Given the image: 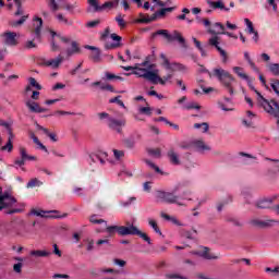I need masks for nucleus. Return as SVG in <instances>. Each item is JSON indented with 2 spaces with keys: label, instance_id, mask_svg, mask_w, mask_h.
<instances>
[{
  "label": "nucleus",
  "instance_id": "obj_1",
  "mask_svg": "<svg viewBox=\"0 0 279 279\" xmlns=\"http://www.w3.org/2000/svg\"><path fill=\"white\" fill-rule=\"evenodd\" d=\"M233 73L238 75L241 80H244L246 84H248V87L251 90H254L256 94V101L260 108H264L265 112L268 114H271L272 117H276L279 119V105L276 102V100H267L263 95H260V92L256 90L254 85H252V78L245 73V70L241 66H233L232 69Z\"/></svg>",
  "mask_w": 279,
  "mask_h": 279
},
{
  "label": "nucleus",
  "instance_id": "obj_2",
  "mask_svg": "<svg viewBox=\"0 0 279 279\" xmlns=\"http://www.w3.org/2000/svg\"><path fill=\"white\" fill-rule=\"evenodd\" d=\"M154 64H149L148 61H145L141 64L135 65V71L132 72L133 75H137V77H143L144 80H147L150 82V84H161V86H165L167 84V80H171V75L168 77H160L158 75V70H154Z\"/></svg>",
  "mask_w": 279,
  "mask_h": 279
},
{
  "label": "nucleus",
  "instance_id": "obj_3",
  "mask_svg": "<svg viewBox=\"0 0 279 279\" xmlns=\"http://www.w3.org/2000/svg\"><path fill=\"white\" fill-rule=\"evenodd\" d=\"M50 34L52 36V51H60V46L58 45V43H63V45H71V47L65 50L68 58H71V56H75V53H80V44H77V41L72 40L69 36H61L53 31H50Z\"/></svg>",
  "mask_w": 279,
  "mask_h": 279
},
{
  "label": "nucleus",
  "instance_id": "obj_4",
  "mask_svg": "<svg viewBox=\"0 0 279 279\" xmlns=\"http://www.w3.org/2000/svg\"><path fill=\"white\" fill-rule=\"evenodd\" d=\"M214 77L220 82L221 86H223L225 90L229 93V95H234V82L236 78L230 74V72L223 69H215L214 70Z\"/></svg>",
  "mask_w": 279,
  "mask_h": 279
},
{
  "label": "nucleus",
  "instance_id": "obj_5",
  "mask_svg": "<svg viewBox=\"0 0 279 279\" xmlns=\"http://www.w3.org/2000/svg\"><path fill=\"white\" fill-rule=\"evenodd\" d=\"M175 191H178V187H175L172 192H163L159 191L157 192V198L161 202H165L166 204H177V206H186L184 204V199H191L186 196H178L175 195Z\"/></svg>",
  "mask_w": 279,
  "mask_h": 279
},
{
  "label": "nucleus",
  "instance_id": "obj_6",
  "mask_svg": "<svg viewBox=\"0 0 279 279\" xmlns=\"http://www.w3.org/2000/svg\"><path fill=\"white\" fill-rule=\"evenodd\" d=\"M101 40L105 41L106 49H119L122 38L114 33L110 34V27H107L101 35Z\"/></svg>",
  "mask_w": 279,
  "mask_h": 279
},
{
  "label": "nucleus",
  "instance_id": "obj_7",
  "mask_svg": "<svg viewBox=\"0 0 279 279\" xmlns=\"http://www.w3.org/2000/svg\"><path fill=\"white\" fill-rule=\"evenodd\" d=\"M160 58L162 60V66L167 69V71H179L180 73H186V71H189V68L182 63H170L169 59H167V56H165V53H161Z\"/></svg>",
  "mask_w": 279,
  "mask_h": 279
},
{
  "label": "nucleus",
  "instance_id": "obj_8",
  "mask_svg": "<svg viewBox=\"0 0 279 279\" xmlns=\"http://www.w3.org/2000/svg\"><path fill=\"white\" fill-rule=\"evenodd\" d=\"M31 214L35 215V217H43L45 219H63L66 217V214L60 216L58 215V210H43V209H32Z\"/></svg>",
  "mask_w": 279,
  "mask_h": 279
},
{
  "label": "nucleus",
  "instance_id": "obj_9",
  "mask_svg": "<svg viewBox=\"0 0 279 279\" xmlns=\"http://www.w3.org/2000/svg\"><path fill=\"white\" fill-rule=\"evenodd\" d=\"M1 43L7 47H16L19 45V34L14 32H4L0 35Z\"/></svg>",
  "mask_w": 279,
  "mask_h": 279
},
{
  "label": "nucleus",
  "instance_id": "obj_10",
  "mask_svg": "<svg viewBox=\"0 0 279 279\" xmlns=\"http://www.w3.org/2000/svg\"><path fill=\"white\" fill-rule=\"evenodd\" d=\"M192 147L198 154H206V151H210L213 149L204 140H194L192 142Z\"/></svg>",
  "mask_w": 279,
  "mask_h": 279
},
{
  "label": "nucleus",
  "instance_id": "obj_11",
  "mask_svg": "<svg viewBox=\"0 0 279 279\" xmlns=\"http://www.w3.org/2000/svg\"><path fill=\"white\" fill-rule=\"evenodd\" d=\"M191 254L201 256V258H205L206 260H217V258H219V256L210 253L208 247H201L199 251L191 252Z\"/></svg>",
  "mask_w": 279,
  "mask_h": 279
},
{
  "label": "nucleus",
  "instance_id": "obj_12",
  "mask_svg": "<svg viewBox=\"0 0 279 279\" xmlns=\"http://www.w3.org/2000/svg\"><path fill=\"white\" fill-rule=\"evenodd\" d=\"M209 45L211 47H216L217 51L220 53V57L222 58V63L227 64L228 62V52L223 50L221 47H219V37L215 36L209 39Z\"/></svg>",
  "mask_w": 279,
  "mask_h": 279
},
{
  "label": "nucleus",
  "instance_id": "obj_13",
  "mask_svg": "<svg viewBox=\"0 0 279 279\" xmlns=\"http://www.w3.org/2000/svg\"><path fill=\"white\" fill-rule=\"evenodd\" d=\"M16 204V198L10 196L9 194H0V210L3 208H10Z\"/></svg>",
  "mask_w": 279,
  "mask_h": 279
},
{
  "label": "nucleus",
  "instance_id": "obj_14",
  "mask_svg": "<svg viewBox=\"0 0 279 279\" xmlns=\"http://www.w3.org/2000/svg\"><path fill=\"white\" fill-rule=\"evenodd\" d=\"M111 130H114V132H118V134H121L122 128L125 126V120L124 119H114V118H109L108 124H107Z\"/></svg>",
  "mask_w": 279,
  "mask_h": 279
},
{
  "label": "nucleus",
  "instance_id": "obj_15",
  "mask_svg": "<svg viewBox=\"0 0 279 279\" xmlns=\"http://www.w3.org/2000/svg\"><path fill=\"white\" fill-rule=\"evenodd\" d=\"M64 62V57L58 56L56 59H45L41 64L43 66H49L50 69H58Z\"/></svg>",
  "mask_w": 279,
  "mask_h": 279
},
{
  "label": "nucleus",
  "instance_id": "obj_16",
  "mask_svg": "<svg viewBox=\"0 0 279 279\" xmlns=\"http://www.w3.org/2000/svg\"><path fill=\"white\" fill-rule=\"evenodd\" d=\"M26 108H28L29 112H35L40 114L43 112H47L46 108L40 107V105L32 99L25 101Z\"/></svg>",
  "mask_w": 279,
  "mask_h": 279
},
{
  "label": "nucleus",
  "instance_id": "obj_17",
  "mask_svg": "<svg viewBox=\"0 0 279 279\" xmlns=\"http://www.w3.org/2000/svg\"><path fill=\"white\" fill-rule=\"evenodd\" d=\"M40 29H43V19L34 17L32 29V33L34 34V40L40 38Z\"/></svg>",
  "mask_w": 279,
  "mask_h": 279
},
{
  "label": "nucleus",
  "instance_id": "obj_18",
  "mask_svg": "<svg viewBox=\"0 0 279 279\" xmlns=\"http://www.w3.org/2000/svg\"><path fill=\"white\" fill-rule=\"evenodd\" d=\"M119 234L121 236H128V235H136L138 234V228L134 227V226H120L119 227Z\"/></svg>",
  "mask_w": 279,
  "mask_h": 279
},
{
  "label": "nucleus",
  "instance_id": "obj_19",
  "mask_svg": "<svg viewBox=\"0 0 279 279\" xmlns=\"http://www.w3.org/2000/svg\"><path fill=\"white\" fill-rule=\"evenodd\" d=\"M89 158L90 160H93V162L99 160L100 165H106L108 160V153L104 150H98L96 154L90 155Z\"/></svg>",
  "mask_w": 279,
  "mask_h": 279
},
{
  "label": "nucleus",
  "instance_id": "obj_20",
  "mask_svg": "<svg viewBox=\"0 0 279 279\" xmlns=\"http://www.w3.org/2000/svg\"><path fill=\"white\" fill-rule=\"evenodd\" d=\"M252 226H255V228H271L274 226V220H262V219H253L251 221Z\"/></svg>",
  "mask_w": 279,
  "mask_h": 279
},
{
  "label": "nucleus",
  "instance_id": "obj_21",
  "mask_svg": "<svg viewBox=\"0 0 279 279\" xmlns=\"http://www.w3.org/2000/svg\"><path fill=\"white\" fill-rule=\"evenodd\" d=\"M173 40H178V43H180V45H183V47H186V40L184 39V37H182V34H180V32H178V31H174L168 37L169 43H173Z\"/></svg>",
  "mask_w": 279,
  "mask_h": 279
},
{
  "label": "nucleus",
  "instance_id": "obj_22",
  "mask_svg": "<svg viewBox=\"0 0 279 279\" xmlns=\"http://www.w3.org/2000/svg\"><path fill=\"white\" fill-rule=\"evenodd\" d=\"M277 196H269L266 198H262L257 202L258 208H271V204H274V201Z\"/></svg>",
  "mask_w": 279,
  "mask_h": 279
},
{
  "label": "nucleus",
  "instance_id": "obj_23",
  "mask_svg": "<svg viewBox=\"0 0 279 279\" xmlns=\"http://www.w3.org/2000/svg\"><path fill=\"white\" fill-rule=\"evenodd\" d=\"M256 114H254L252 111H247L246 116L242 119V124L245 128H254V118Z\"/></svg>",
  "mask_w": 279,
  "mask_h": 279
},
{
  "label": "nucleus",
  "instance_id": "obj_24",
  "mask_svg": "<svg viewBox=\"0 0 279 279\" xmlns=\"http://www.w3.org/2000/svg\"><path fill=\"white\" fill-rule=\"evenodd\" d=\"M207 3L209 8H213V10H223V12H230L229 8H226V4H223L222 1H213V0H207Z\"/></svg>",
  "mask_w": 279,
  "mask_h": 279
},
{
  "label": "nucleus",
  "instance_id": "obj_25",
  "mask_svg": "<svg viewBox=\"0 0 279 279\" xmlns=\"http://www.w3.org/2000/svg\"><path fill=\"white\" fill-rule=\"evenodd\" d=\"M31 256H34L35 258H49V256H51V252L41 251V250H33V251H31Z\"/></svg>",
  "mask_w": 279,
  "mask_h": 279
},
{
  "label": "nucleus",
  "instance_id": "obj_26",
  "mask_svg": "<svg viewBox=\"0 0 279 279\" xmlns=\"http://www.w3.org/2000/svg\"><path fill=\"white\" fill-rule=\"evenodd\" d=\"M123 145L128 147V149H132L136 145V135H131L129 137H125L122 141Z\"/></svg>",
  "mask_w": 279,
  "mask_h": 279
},
{
  "label": "nucleus",
  "instance_id": "obj_27",
  "mask_svg": "<svg viewBox=\"0 0 279 279\" xmlns=\"http://www.w3.org/2000/svg\"><path fill=\"white\" fill-rule=\"evenodd\" d=\"M168 158L171 165H180V156L173 149L168 151Z\"/></svg>",
  "mask_w": 279,
  "mask_h": 279
},
{
  "label": "nucleus",
  "instance_id": "obj_28",
  "mask_svg": "<svg viewBox=\"0 0 279 279\" xmlns=\"http://www.w3.org/2000/svg\"><path fill=\"white\" fill-rule=\"evenodd\" d=\"M118 7H119V0H111V1L105 2L102 5H100V9L101 10H106V9L112 10Z\"/></svg>",
  "mask_w": 279,
  "mask_h": 279
},
{
  "label": "nucleus",
  "instance_id": "obj_29",
  "mask_svg": "<svg viewBox=\"0 0 279 279\" xmlns=\"http://www.w3.org/2000/svg\"><path fill=\"white\" fill-rule=\"evenodd\" d=\"M183 110H202V106L195 101H190L183 105Z\"/></svg>",
  "mask_w": 279,
  "mask_h": 279
},
{
  "label": "nucleus",
  "instance_id": "obj_30",
  "mask_svg": "<svg viewBox=\"0 0 279 279\" xmlns=\"http://www.w3.org/2000/svg\"><path fill=\"white\" fill-rule=\"evenodd\" d=\"M151 21H156V16L154 15L149 16L141 13L140 19L137 20V23H151Z\"/></svg>",
  "mask_w": 279,
  "mask_h": 279
},
{
  "label": "nucleus",
  "instance_id": "obj_31",
  "mask_svg": "<svg viewBox=\"0 0 279 279\" xmlns=\"http://www.w3.org/2000/svg\"><path fill=\"white\" fill-rule=\"evenodd\" d=\"M194 128H195V130H201V132L203 134H206V132H208V130H210V125H208V123H206V122L195 123Z\"/></svg>",
  "mask_w": 279,
  "mask_h": 279
},
{
  "label": "nucleus",
  "instance_id": "obj_32",
  "mask_svg": "<svg viewBox=\"0 0 279 279\" xmlns=\"http://www.w3.org/2000/svg\"><path fill=\"white\" fill-rule=\"evenodd\" d=\"M148 226L153 228V230L156 232V234H159V236H162V231H160V227H158V222L154 219H148Z\"/></svg>",
  "mask_w": 279,
  "mask_h": 279
},
{
  "label": "nucleus",
  "instance_id": "obj_33",
  "mask_svg": "<svg viewBox=\"0 0 279 279\" xmlns=\"http://www.w3.org/2000/svg\"><path fill=\"white\" fill-rule=\"evenodd\" d=\"M90 60H93L94 62H101V51L98 49H95L90 56H89Z\"/></svg>",
  "mask_w": 279,
  "mask_h": 279
},
{
  "label": "nucleus",
  "instance_id": "obj_34",
  "mask_svg": "<svg viewBox=\"0 0 279 279\" xmlns=\"http://www.w3.org/2000/svg\"><path fill=\"white\" fill-rule=\"evenodd\" d=\"M12 125H14V121H5L3 119H0V128H4L7 132H10V130H12Z\"/></svg>",
  "mask_w": 279,
  "mask_h": 279
},
{
  "label": "nucleus",
  "instance_id": "obj_35",
  "mask_svg": "<svg viewBox=\"0 0 279 279\" xmlns=\"http://www.w3.org/2000/svg\"><path fill=\"white\" fill-rule=\"evenodd\" d=\"M37 130H40L41 132H44V134L49 136V138H51L53 143L58 141V138H56V134L50 133L48 129H45V126H40L39 124H37Z\"/></svg>",
  "mask_w": 279,
  "mask_h": 279
},
{
  "label": "nucleus",
  "instance_id": "obj_36",
  "mask_svg": "<svg viewBox=\"0 0 279 279\" xmlns=\"http://www.w3.org/2000/svg\"><path fill=\"white\" fill-rule=\"evenodd\" d=\"M167 279H189V277L180 274V272H169L166 274Z\"/></svg>",
  "mask_w": 279,
  "mask_h": 279
},
{
  "label": "nucleus",
  "instance_id": "obj_37",
  "mask_svg": "<svg viewBox=\"0 0 279 279\" xmlns=\"http://www.w3.org/2000/svg\"><path fill=\"white\" fill-rule=\"evenodd\" d=\"M167 12H173V8L161 9V10L157 11L155 14H153V16H155V21H156V19H158L160 16H165V14H167Z\"/></svg>",
  "mask_w": 279,
  "mask_h": 279
},
{
  "label": "nucleus",
  "instance_id": "obj_38",
  "mask_svg": "<svg viewBox=\"0 0 279 279\" xmlns=\"http://www.w3.org/2000/svg\"><path fill=\"white\" fill-rule=\"evenodd\" d=\"M28 86L36 88V90H43V86L34 77L28 78Z\"/></svg>",
  "mask_w": 279,
  "mask_h": 279
},
{
  "label": "nucleus",
  "instance_id": "obj_39",
  "mask_svg": "<svg viewBox=\"0 0 279 279\" xmlns=\"http://www.w3.org/2000/svg\"><path fill=\"white\" fill-rule=\"evenodd\" d=\"M244 23L246 25L247 34H254L256 32V29H254V23H252L250 19H244Z\"/></svg>",
  "mask_w": 279,
  "mask_h": 279
},
{
  "label": "nucleus",
  "instance_id": "obj_40",
  "mask_svg": "<svg viewBox=\"0 0 279 279\" xmlns=\"http://www.w3.org/2000/svg\"><path fill=\"white\" fill-rule=\"evenodd\" d=\"M265 271L266 274H270L272 278H276L277 276H279V266H276L275 268L267 267Z\"/></svg>",
  "mask_w": 279,
  "mask_h": 279
},
{
  "label": "nucleus",
  "instance_id": "obj_41",
  "mask_svg": "<svg viewBox=\"0 0 279 279\" xmlns=\"http://www.w3.org/2000/svg\"><path fill=\"white\" fill-rule=\"evenodd\" d=\"M125 15H121V14H118L116 16V22L118 23L119 27H121V29H123V27H125L126 23H125Z\"/></svg>",
  "mask_w": 279,
  "mask_h": 279
},
{
  "label": "nucleus",
  "instance_id": "obj_42",
  "mask_svg": "<svg viewBox=\"0 0 279 279\" xmlns=\"http://www.w3.org/2000/svg\"><path fill=\"white\" fill-rule=\"evenodd\" d=\"M27 189H34L35 186H43V182H40L38 179H33L27 183Z\"/></svg>",
  "mask_w": 279,
  "mask_h": 279
},
{
  "label": "nucleus",
  "instance_id": "obj_43",
  "mask_svg": "<svg viewBox=\"0 0 279 279\" xmlns=\"http://www.w3.org/2000/svg\"><path fill=\"white\" fill-rule=\"evenodd\" d=\"M156 36H165L169 40V31L167 29H159L156 33L153 34V38H156Z\"/></svg>",
  "mask_w": 279,
  "mask_h": 279
},
{
  "label": "nucleus",
  "instance_id": "obj_44",
  "mask_svg": "<svg viewBox=\"0 0 279 279\" xmlns=\"http://www.w3.org/2000/svg\"><path fill=\"white\" fill-rule=\"evenodd\" d=\"M135 235L141 236V239L146 241V243H148V245H151V239L149 236H147L146 233H143V232H141V230L137 229V233H135Z\"/></svg>",
  "mask_w": 279,
  "mask_h": 279
},
{
  "label": "nucleus",
  "instance_id": "obj_45",
  "mask_svg": "<svg viewBox=\"0 0 279 279\" xmlns=\"http://www.w3.org/2000/svg\"><path fill=\"white\" fill-rule=\"evenodd\" d=\"M269 71L272 75H279V64L278 63H271L269 65Z\"/></svg>",
  "mask_w": 279,
  "mask_h": 279
},
{
  "label": "nucleus",
  "instance_id": "obj_46",
  "mask_svg": "<svg viewBox=\"0 0 279 279\" xmlns=\"http://www.w3.org/2000/svg\"><path fill=\"white\" fill-rule=\"evenodd\" d=\"M195 47L198 48V51H201L202 56H206V51H204V48L202 47V43H199V40H197V38L193 37L192 38Z\"/></svg>",
  "mask_w": 279,
  "mask_h": 279
},
{
  "label": "nucleus",
  "instance_id": "obj_47",
  "mask_svg": "<svg viewBox=\"0 0 279 279\" xmlns=\"http://www.w3.org/2000/svg\"><path fill=\"white\" fill-rule=\"evenodd\" d=\"M86 245V251L87 252H93V250H95V241L90 240V239H86L85 240Z\"/></svg>",
  "mask_w": 279,
  "mask_h": 279
},
{
  "label": "nucleus",
  "instance_id": "obj_48",
  "mask_svg": "<svg viewBox=\"0 0 279 279\" xmlns=\"http://www.w3.org/2000/svg\"><path fill=\"white\" fill-rule=\"evenodd\" d=\"M88 4L92 5V8L95 9V12L101 11V7H99L98 0H88Z\"/></svg>",
  "mask_w": 279,
  "mask_h": 279
},
{
  "label": "nucleus",
  "instance_id": "obj_49",
  "mask_svg": "<svg viewBox=\"0 0 279 279\" xmlns=\"http://www.w3.org/2000/svg\"><path fill=\"white\" fill-rule=\"evenodd\" d=\"M110 104H118V106H121V108H125V104L122 102L121 96H117L114 98H111L109 100Z\"/></svg>",
  "mask_w": 279,
  "mask_h": 279
},
{
  "label": "nucleus",
  "instance_id": "obj_50",
  "mask_svg": "<svg viewBox=\"0 0 279 279\" xmlns=\"http://www.w3.org/2000/svg\"><path fill=\"white\" fill-rule=\"evenodd\" d=\"M27 21V15L22 16L19 21L12 22L11 26L12 27H19V25H23Z\"/></svg>",
  "mask_w": 279,
  "mask_h": 279
},
{
  "label": "nucleus",
  "instance_id": "obj_51",
  "mask_svg": "<svg viewBox=\"0 0 279 279\" xmlns=\"http://www.w3.org/2000/svg\"><path fill=\"white\" fill-rule=\"evenodd\" d=\"M106 232L108 234H114V232H118L119 234V226H110V227L106 226Z\"/></svg>",
  "mask_w": 279,
  "mask_h": 279
},
{
  "label": "nucleus",
  "instance_id": "obj_52",
  "mask_svg": "<svg viewBox=\"0 0 279 279\" xmlns=\"http://www.w3.org/2000/svg\"><path fill=\"white\" fill-rule=\"evenodd\" d=\"M90 223H105L107 226L106 220L97 218V215H94L89 218Z\"/></svg>",
  "mask_w": 279,
  "mask_h": 279
},
{
  "label": "nucleus",
  "instance_id": "obj_53",
  "mask_svg": "<svg viewBox=\"0 0 279 279\" xmlns=\"http://www.w3.org/2000/svg\"><path fill=\"white\" fill-rule=\"evenodd\" d=\"M14 149V145L12 144V142L8 141L7 145L1 147V151H12Z\"/></svg>",
  "mask_w": 279,
  "mask_h": 279
},
{
  "label": "nucleus",
  "instance_id": "obj_54",
  "mask_svg": "<svg viewBox=\"0 0 279 279\" xmlns=\"http://www.w3.org/2000/svg\"><path fill=\"white\" fill-rule=\"evenodd\" d=\"M100 90H108L109 93H114V87L110 84L102 83L100 85Z\"/></svg>",
  "mask_w": 279,
  "mask_h": 279
},
{
  "label": "nucleus",
  "instance_id": "obj_55",
  "mask_svg": "<svg viewBox=\"0 0 279 279\" xmlns=\"http://www.w3.org/2000/svg\"><path fill=\"white\" fill-rule=\"evenodd\" d=\"M244 59L250 64V66H252V69H256V64L254 63V61H252V58L250 57V52H244Z\"/></svg>",
  "mask_w": 279,
  "mask_h": 279
},
{
  "label": "nucleus",
  "instance_id": "obj_56",
  "mask_svg": "<svg viewBox=\"0 0 279 279\" xmlns=\"http://www.w3.org/2000/svg\"><path fill=\"white\" fill-rule=\"evenodd\" d=\"M208 32L209 34H225V36H229V38H235V39L238 38L236 36H234V34L229 32H215L213 29H209Z\"/></svg>",
  "mask_w": 279,
  "mask_h": 279
},
{
  "label": "nucleus",
  "instance_id": "obj_57",
  "mask_svg": "<svg viewBox=\"0 0 279 279\" xmlns=\"http://www.w3.org/2000/svg\"><path fill=\"white\" fill-rule=\"evenodd\" d=\"M148 154L150 156H154L155 158H160V149L159 148L149 149Z\"/></svg>",
  "mask_w": 279,
  "mask_h": 279
},
{
  "label": "nucleus",
  "instance_id": "obj_58",
  "mask_svg": "<svg viewBox=\"0 0 279 279\" xmlns=\"http://www.w3.org/2000/svg\"><path fill=\"white\" fill-rule=\"evenodd\" d=\"M113 156H114V158H117V160H121V158H123V156H125V151L114 149Z\"/></svg>",
  "mask_w": 279,
  "mask_h": 279
},
{
  "label": "nucleus",
  "instance_id": "obj_59",
  "mask_svg": "<svg viewBox=\"0 0 279 279\" xmlns=\"http://www.w3.org/2000/svg\"><path fill=\"white\" fill-rule=\"evenodd\" d=\"M52 247H53L52 254H54V256H58L59 258H61L62 251H60V248L58 247V244H53Z\"/></svg>",
  "mask_w": 279,
  "mask_h": 279
},
{
  "label": "nucleus",
  "instance_id": "obj_60",
  "mask_svg": "<svg viewBox=\"0 0 279 279\" xmlns=\"http://www.w3.org/2000/svg\"><path fill=\"white\" fill-rule=\"evenodd\" d=\"M138 111L141 112V114H151V108L149 107H140Z\"/></svg>",
  "mask_w": 279,
  "mask_h": 279
},
{
  "label": "nucleus",
  "instance_id": "obj_61",
  "mask_svg": "<svg viewBox=\"0 0 279 279\" xmlns=\"http://www.w3.org/2000/svg\"><path fill=\"white\" fill-rule=\"evenodd\" d=\"M270 86L272 90L276 93V95H278L279 97V81H274Z\"/></svg>",
  "mask_w": 279,
  "mask_h": 279
},
{
  "label": "nucleus",
  "instance_id": "obj_62",
  "mask_svg": "<svg viewBox=\"0 0 279 279\" xmlns=\"http://www.w3.org/2000/svg\"><path fill=\"white\" fill-rule=\"evenodd\" d=\"M17 11L15 12V16H21L23 14V8L21 7V0L15 3Z\"/></svg>",
  "mask_w": 279,
  "mask_h": 279
},
{
  "label": "nucleus",
  "instance_id": "obj_63",
  "mask_svg": "<svg viewBox=\"0 0 279 279\" xmlns=\"http://www.w3.org/2000/svg\"><path fill=\"white\" fill-rule=\"evenodd\" d=\"M195 230L194 231H183L181 234L182 236H184V239H193V234H195Z\"/></svg>",
  "mask_w": 279,
  "mask_h": 279
},
{
  "label": "nucleus",
  "instance_id": "obj_64",
  "mask_svg": "<svg viewBox=\"0 0 279 279\" xmlns=\"http://www.w3.org/2000/svg\"><path fill=\"white\" fill-rule=\"evenodd\" d=\"M20 156L23 160H27V150L24 147L20 148Z\"/></svg>",
  "mask_w": 279,
  "mask_h": 279
}]
</instances>
